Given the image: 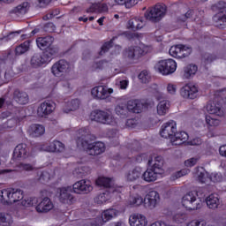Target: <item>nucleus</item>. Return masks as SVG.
Returning <instances> with one entry per match:
<instances>
[{
	"mask_svg": "<svg viewBox=\"0 0 226 226\" xmlns=\"http://www.w3.org/2000/svg\"><path fill=\"white\" fill-rule=\"evenodd\" d=\"M72 190L74 193L87 194L93 192V185L89 180H79L72 185V186L58 188V199L62 204H73L74 198L73 195H72Z\"/></svg>",
	"mask_w": 226,
	"mask_h": 226,
	"instance_id": "obj_1",
	"label": "nucleus"
},
{
	"mask_svg": "<svg viewBox=\"0 0 226 226\" xmlns=\"http://www.w3.org/2000/svg\"><path fill=\"white\" fill-rule=\"evenodd\" d=\"M95 183L97 186H100L101 188H106L105 192H102L94 198V202L96 204H105V202L110 199V193L117 192V189H116L114 186L112 179L109 177H100Z\"/></svg>",
	"mask_w": 226,
	"mask_h": 226,
	"instance_id": "obj_2",
	"label": "nucleus"
},
{
	"mask_svg": "<svg viewBox=\"0 0 226 226\" xmlns=\"http://www.w3.org/2000/svg\"><path fill=\"white\" fill-rule=\"evenodd\" d=\"M167 15V5L165 4H156L155 5L148 8L145 12V18L150 22H160L163 17Z\"/></svg>",
	"mask_w": 226,
	"mask_h": 226,
	"instance_id": "obj_3",
	"label": "nucleus"
},
{
	"mask_svg": "<svg viewBox=\"0 0 226 226\" xmlns=\"http://www.w3.org/2000/svg\"><path fill=\"white\" fill-rule=\"evenodd\" d=\"M0 200L2 204L10 206L24 199V192L20 189H11L0 191Z\"/></svg>",
	"mask_w": 226,
	"mask_h": 226,
	"instance_id": "obj_4",
	"label": "nucleus"
},
{
	"mask_svg": "<svg viewBox=\"0 0 226 226\" xmlns=\"http://www.w3.org/2000/svg\"><path fill=\"white\" fill-rule=\"evenodd\" d=\"M149 52V47L144 44L131 46L124 50V57L129 61H139Z\"/></svg>",
	"mask_w": 226,
	"mask_h": 226,
	"instance_id": "obj_5",
	"label": "nucleus"
},
{
	"mask_svg": "<svg viewBox=\"0 0 226 226\" xmlns=\"http://www.w3.org/2000/svg\"><path fill=\"white\" fill-rule=\"evenodd\" d=\"M182 205L185 209H189V211L200 209L202 206L200 200L197 198V192L195 191L189 192L183 197Z\"/></svg>",
	"mask_w": 226,
	"mask_h": 226,
	"instance_id": "obj_6",
	"label": "nucleus"
},
{
	"mask_svg": "<svg viewBox=\"0 0 226 226\" xmlns=\"http://www.w3.org/2000/svg\"><path fill=\"white\" fill-rule=\"evenodd\" d=\"M177 68V64L173 59L159 61L154 66L155 71L162 75H170L176 72Z\"/></svg>",
	"mask_w": 226,
	"mask_h": 226,
	"instance_id": "obj_7",
	"label": "nucleus"
},
{
	"mask_svg": "<svg viewBox=\"0 0 226 226\" xmlns=\"http://www.w3.org/2000/svg\"><path fill=\"white\" fill-rule=\"evenodd\" d=\"M90 119L91 121H95L96 123H102V124H112L114 123L112 115L107 111L98 109L91 112Z\"/></svg>",
	"mask_w": 226,
	"mask_h": 226,
	"instance_id": "obj_8",
	"label": "nucleus"
},
{
	"mask_svg": "<svg viewBox=\"0 0 226 226\" xmlns=\"http://www.w3.org/2000/svg\"><path fill=\"white\" fill-rule=\"evenodd\" d=\"M96 140V136L91 133V131L87 127H83L79 131L78 146L84 147L87 146L89 142Z\"/></svg>",
	"mask_w": 226,
	"mask_h": 226,
	"instance_id": "obj_9",
	"label": "nucleus"
},
{
	"mask_svg": "<svg viewBox=\"0 0 226 226\" xmlns=\"http://www.w3.org/2000/svg\"><path fill=\"white\" fill-rule=\"evenodd\" d=\"M83 149L90 154V156H98L105 153V143L102 141H97L91 143L89 142L87 146H85Z\"/></svg>",
	"mask_w": 226,
	"mask_h": 226,
	"instance_id": "obj_10",
	"label": "nucleus"
},
{
	"mask_svg": "<svg viewBox=\"0 0 226 226\" xmlns=\"http://www.w3.org/2000/svg\"><path fill=\"white\" fill-rule=\"evenodd\" d=\"M170 55L173 57H177L178 59H183V57H188L192 54V48L186 47L183 44H178L177 46H172L170 49Z\"/></svg>",
	"mask_w": 226,
	"mask_h": 226,
	"instance_id": "obj_11",
	"label": "nucleus"
},
{
	"mask_svg": "<svg viewBox=\"0 0 226 226\" xmlns=\"http://www.w3.org/2000/svg\"><path fill=\"white\" fill-rule=\"evenodd\" d=\"M68 70H70V63L64 59L57 61L51 67V72L55 77H61V75L68 73Z\"/></svg>",
	"mask_w": 226,
	"mask_h": 226,
	"instance_id": "obj_12",
	"label": "nucleus"
},
{
	"mask_svg": "<svg viewBox=\"0 0 226 226\" xmlns=\"http://www.w3.org/2000/svg\"><path fill=\"white\" fill-rule=\"evenodd\" d=\"M56 110V102L53 101H45L37 109V114L40 117H46L50 116Z\"/></svg>",
	"mask_w": 226,
	"mask_h": 226,
	"instance_id": "obj_13",
	"label": "nucleus"
},
{
	"mask_svg": "<svg viewBox=\"0 0 226 226\" xmlns=\"http://www.w3.org/2000/svg\"><path fill=\"white\" fill-rule=\"evenodd\" d=\"M176 132H177L176 122L170 121L164 124L162 126L160 135L163 139H170L171 141L172 139H174V134L176 133Z\"/></svg>",
	"mask_w": 226,
	"mask_h": 226,
	"instance_id": "obj_14",
	"label": "nucleus"
},
{
	"mask_svg": "<svg viewBox=\"0 0 226 226\" xmlns=\"http://www.w3.org/2000/svg\"><path fill=\"white\" fill-rule=\"evenodd\" d=\"M112 93H114L112 88H108L104 86L95 87L91 91L92 96L97 100H105L109 98V94H112Z\"/></svg>",
	"mask_w": 226,
	"mask_h": 226,
	"instance_id": "obj_15",
	"label": "nucleus"
},
{
	"mask_svg": "<svg viewBox=\"0 0 226 226\" xmlns=\"http://www.w3.org/2000/svg\"><path fill=\"white\" fill-rule=\"evenodd\" d=\"M103 0H88L89 4H92L88 9H87V13H103L107 11L109 8L105 4H100Z\"/></svg>",
	"mask_w": 226,
	"mask_h": 226,
	"instance_id": "obj_16",
	"label": "nucleus"
},
{
	"mask_svg": "<svg viewBox=\"0 0 226 226\" xmlns=\"http://www.w3.org/2000/svg\"><path fill=\"white\" fill-rule=\"evenodd\" d=\"M159 200L160 194H158L156 191H151L146 195L144 199V204L147 206V207H149V209H154Z\"/></svg>",
	"mask_w": 226,
	"mask_h": 226,
	"instance_id": "obj_17",
	"label": "nucleus"
},
{
	"mask_svg": "<svg viewBox=\"0 0 226 226\" xmlns=\"http://www.w3.org/2000/svg\"><path fill=\"white\" fill-rule=\"evenodd\" d=\"M199 89L194 85H185L180 90V94L183 98H188L189 100H195Z\"/></svg>",
	"mask_w": 226,
	"mask_h": 226,
	"instance_id": "obj_18",
	"label": "nucleus"
},
{
	"mask_svg": "<svg viewBox=\"0 0 226 226\" xmlns=\"http://www.w3.org/2000/svg\"><path fill=\"white\" fill-rule=\"evenodd\" d=\"M12 99L19 105H26L29 102V95L24 90L16 88L13 92Z\"/></svg>",
	"mask_w": 226,
	"mask_h": 226,
	"instance_id": "obj_19",
	"label": "nucleus"
},
{
	"mask_svg": "<svg viewBox=\"0 0 226 226\" xmlns=\"http://www.w3.org/2000/svg\"><path fill=\"white\" fill-rule=\"evenodd\" d=\"M49 63L45 57L44 53H34L30 59V66L32 68H40L43 64Z\"/></svg>",
	"mask_w": 226,
	"mask_h": 226,
	"instance_id": "obj_20",
	"label": "nucleus"
},
{
	"mask_svg": "<svg viewBox=\"0 0 226 226\" xmlns=\"http://www.w3.org/2000/svg\"><path fill=\"white\" fill-rule=\"evenodd\" d=\"M37 213H49L51 209H54V203L49 197H45L35 207Z\"/></svg>",
	"mask_w": 226,
	"mask_h": 226,
	"instance_id": "obj_21",
	"label": "nucleus"
},
{
	"mask_svg": "<svg viewBox=\"0 0 226 226\" xmlns=\"http://www.w3.org/2000/svg\"><path fill=\"white\" fill-rule=\"evenodd\" d=\"M26 154H29V148L27 145L21 143L15 147L12 158L17 161L20 160V158H26Z\"/></svg>",
	"mask_w": 226,
	"mask_h": 226,
	"instance_id": "obj_22",
	"label": "nucleus"
},
{
	"mask_svg": "<svg viewBox=\"0 0 226 226\" xmlns=\"http://www.w3.org/2000/svg\"><path fill=\"white\" fill-rule=\"evenodd\" d=\"M29 8H31V4L28 2H23L18 6L11 9L9 13L17 15V17H20V15H26L27 11H29Z\"/></svg>",
	"mask_w": 226,
	"mask_h": 226,
	"instance_id": "obj_23",
	"label": "nucleus"
},
{
	"mask_svg": "<svg viewBox=\"0 0 226 226\" xmlns=\"http://www.w3.org/2000/svg\"><path fill=\"white\" fill-rule=\"evenodd\" d=\"M207 111L208 114H214L215 116H218L222 117L223 116V109H222V105L215 102H209L207 104Z\"/></svg>",
	"mask_w": 226,
	"mask_h": 226,
	"instance_id": "obj_24",
	"label": "nucleus"
},
{
	"mask_svg": "<svg viewBox=\"0 0 226 226\" xmlns=\"http://www.w3.org/2000/svg\"><path fill=\"white\" fill-rule=\"evenodd\" d=\"M188 140V133L185 132H178L176 131L173 134V138L171 139V144L173 146H181V144H185Z\"/></svg>",
	"mask_w": 226,
	"mask_h": 226,
	"instance_id": "obj_25",
	"label": "nucleus"
},
{
	"mask_svg": "<svg viewBox=\"0 0 226 226\" xmlns=\"http://www.w3.org/2000/svg\"><path fill=\"white\" fill-rule=\"evenodd\" d=\"M158 176H162V173L156 171L153 168H148L144 174L142 175V178L147 183H153V181H156L158 179Z\"/></svg>",
	"mask_w": 226,
	"mask_h": 226,
	"instance_id": "obj_26",
	"label": "nucleus"
},
{
	"mask_svg": "<svg viewBox=\"0 0 226 226\" xmlns=\"http://www.w3.org/2000/svg\"><path fill=\"white\" fill-rule=\"evenodd\" d=\"M37 47L41 50H45V49H49L52 43H54V37L46 36V37H38L36 39Z\"/></svg>",
	"mask_w": 226,
	"mask_h": 226,
	"instance_id": "obj_27",
	"label": "nucleus"
},
{
	"mask_svg": "<svg viewBox=\"0 0 226 226\" xmlns=\"http://www.w3.org/2000/svg\"><path fill=\"white\" fill-rule=\"evenodd\" d=\"M127 107L129 109V112H133L134 114H140L144 109V103H142L139 100L129 101L127 102Z\"/></svg>",
	"mask_w": 226,
	"mask_h": 226,
	"instance_id": "obj_28",
	"label": "nucleus"
},
{
	"mask_svg": "<svg viewBox=\"0 0 226 226\" xmlns=\"http://www.w3.org/2000/svg\"><path fill=\"white\" fill-rule=\"evenodd\" d=\"M148 165L151 169H154V170H156V172H159L160 174H163V157L162 156L155 157L154 163H153V160H149Z\"/></svg>",
	"mask_w": 226,
	"mask_h": 226,
	"instance_id": "obj_29",
	"label": "nucleus"
},
{
	"mask_svg": "<svg viewBox=\"0 0 226 226\" xmlns=\"http://www.w3.org/2000/svg\"><path fill=\"white\" fill-rule=\"evenodd\" d=\"M46 151L49 153H63L64 151V144L59 140H55L46 147Z\"/></svg>",
	"mask_w": 226,
	"mask_h": 226,
	"instance_id": "obj_30",
	"label": "nucleus"
},
{
	"mask_svg": "<svg viewBox=\"0 0 226 226\" xmlns=\"http://www.w3.org/2000/svg\"><path fill=\"white\" fill-rule=\"evenodd\" d=\"M129 223L131 226H146L147 225V221H146V216L142 215H134L129 218Z\"/></svg>",
	"mask_w": 226,
	"mask_h": 226,
	"instance_id": "obj_31",
	"label": "nucleus"
},
{
	"mask_svg": "<svg viewBox=\"0 0 226 226\" xmlns=\"http://www.w3.org/2000/svg\"><path fill=\"white\" fill-rule=\"evenodd\" d=\"M117 215H119V211L114 208L104 210L101 215L102 223H107V222H109V220H112V218H116Z\"/></svg>",
	"mask_w": 226,
	"mask_h": 226,
	"instance_id": "obj_32",
	"label": "nucleus"
},
{
	"mask_svg": "<svg viewBox=\"0 0 226 226\" xmlns=\"http://www.w3.org/2000/svg\"><path fill=\"white\" fill-rule=\"evenodd\" d=\"M213 21L215 27L219 29H225L226 27V15L217 13L213 17Z\"/></svg>",
	"mask_w": 226,
	"mask_h": 226,
	"instance_id": "obj_33",
	"label": "nucleus"
},
{
	"mask_svg": "<svg viewBox=\"0 0 226 226\" xmlns=\"http://www.w3.org/2000/svg\"><path fill=\"white\" fill-rule=\"evenodd\" d=\"M43 54L44 57L47 59V62L50 63V61L54 59L57 54H59V48L50 45L49 48H47Z\"/></svg>",
	"mask_w": 226,
	"mask_h": 226,
	"instance_id": "obj_34",
	"label": "nucleus"
},
{
	"mask_svg": "<svg viewBox=\"0 0 226 226\" xmlns=\"http://www.w3.org/2000/svg\"><path fill=\"white\" fill-rule=\"evenodd\" d=\"M206 202L207 206L210 209H216V207L220 206V200L216 194H210L208 197H207Z\"/></svg>",
	"mask_w": 226,
	"mask_h": 226,
	"instance_id": "obj_35",
	"label": "nucleus"
},
{
	"mask_svg": "<svg viewBox=\"0 0 226 226\" xmlns=\"http://www.w3.org/2000/svg\"><path fill=\"white\" fill-rule=\"evenodd\" d=\"M140 176H142V169L136 167L127 173L126 178L127 181H137Z\"/></svg>",
	"mask_w": 226,
	"mask_h": 226,
	"instance_id": "obj_36",
	"label": "nucleus"
},
{
	"mask_svg": "<svg viewBox=\"0 0 226 226\" xmlns=\"http://www.w3.org/2000/svg\"><path fill=\"white\" fill-rule=\"evenodd\" d=\"M170 109V102L169 101H161L157 105V114L158 116H165Z\"/></svg>",
	"mask_w": 226,
	"mask_h": 226,
	"instance_id": "obj_37",
	"label": "nucleus"
},
{
	"mask_svg": "<svg viewBox=\"0 0 226 226\" xmlns=\"http://www.w3.org/2000/svg\"><path fill=\"white\" fill-rule=\"evenodd\" d=\"M45 133V127L40 124H33L30 126V135L33 137H41Z\"/></svg>",
	"mask_w": 226,
	"mask_h": 226,
	"instance_id": "obj_38",
	"label": "nucleus"
},
{
	"mask_svg": "<svg viewBox=\"0 0 226 226\" xmlns=\"http://www.w3.org/2000/svg\"><path fill=\"white\" fill-rule=\"evenodd\" d=\"M115 110L116 114H117V116H120V117H128V114L130 112L128 104H118L116 107Z\"/></svg>",
	"mask_w": 226,
	"mask_h": 226,
	"instance_id": "obj_39",
	"label": "nucleus"
},
{
	"mask_svg": "<svg viewBox=\"0 0 226 226\" xmlns=\"http://www.w3.org/2000/svg\"><path fill=\"white\" fill-rule=\"evenodd\" d=\"M31 42L29 41H26L25 42L21 43L19 46L16 47L15 54L16 56H22V54H26L29 50V47Z\"/></svg>",
	"mask_w": 226,
	"mask_h": 226,
	"instance_id": "obj_40",
	"label": "nucleus"
},
{
	"mask_svg": "<svg viewBox=\"0 0 226 226\" xmlns=\"http://www.w3.org/2000/svg\"><path fill=\"white\" fill-rule=\"evenodd\" d=\"M197 70L199 68L196 64H189L184 69V77L185 79H190L192 75H195L197 73Z\"/></svg>",
	"mask_w": 226,
	"mask_h": 226,
	"instance_id": "obj_41",
	"label": "nucleus"
},
{
	"mask_svg": "<svg viewBox=\"0 0 226 226\" xmlns=\"http://www.w3.org/2000/svg\"><path fill=\"white\" fill-rule=\"evenodd\" d=\"M13 217L8 213H0V225H11Z\"/></svg>",
	"mask_w": 226,
	"mask_h": 226,
	"instance_id": "obj_42",
	"label": "nucleus"
},
{
	"mask_svg": "<svg viewBox=\"0 0 226 226\" xmlns=\"http://www.w3.org/2000/svg\"><path fill=\"white\" fill-rule=\"evenodd\" d=\"M129 26L131 27V29H142V27H144V24L142 19H133L129 20Z\"/></svg>",
	"mask_w": 226,
	"mask_h": 226,
	"instance_id": "obj_43",
	"label": "nucleus"
},
{
	"mask_svg": "<svg viewBox=\"0 0 226 226\" xmlns=\"http://www.w3.org/2000/svg\"><path fill=\"white\" fill-rule=\"evenodd\" d=\"M37 203L38 199L36 198H28L26 200L25 199L20 202L21 206L24 207H31V206H36Z\"/></svg>",
	"mask_w": 226,
	"mask_h": 226,
	"instance_id": "obj_44",
	"label": "nucleus"
},
{
	"mask_svg": "<svg viewBox=\"0 0 226 226\" xmlns=\"http://www.w3.org/2000/svg\"><path fill=\"white\" fill-rule=\"evenodd\" d=\"M87 168L86 167H79V168H77L74 171H73V176L74 177H78L80 178V177H84L85 176L87 175Z\"/></svg>",
	"mask_w": 226,
	"mask_h": 226,
	"instance_id": "obj_45",
	"label": "nucleus"
},
{
	"mask_svg": "<svg viewBox=\"0 0 226 226\" xmlns=\"http://www.w3.org/2000/svg\"><path fill=\"white\" fill-rule=\"evenodd\" d=\"M129 202L131 204V206H133L134 207H137L138 206H140V204H142V202H144V199H142V197L136 195V196H132L129 199Z\"/></svg>",
	"mask_w": 226,
	"mask_h": 226,
	"instance_id": "obj_46",
	"label": "nucleus"
},
{
	"mask_svg": "<svg viewBox=\"0 0 226 226\" xmlns=\"http://www.w3.org/2000/svg\"><path fill=\"white\" fill-rule=\"evenodd\" d=\"M198 181L200 183H207V172L201 168V171H198V177H197Z\"/></svg>",
	"mask_w": 226,
	"mask_h": 226,
	"instance_id": "obj_47",
	"label": "nucleus"
},
{
	"mask_svg": "<svg viewBox=\"0 0 226 226\" xmlns=\"http://www.w3.org/2000/svg\"><path fill=\"white\" fill-rule=\"evenodd\" d=\"M113 43L114 42L112 41V40L108 42H105L101 48V51L99 52L100 56H103V54H105L106 52H109V50L112 49Z\"/></svg>",
	"mask_w": 226,
	"mask_h": 226,
	"instance_id": "obj_48",
	"label": "nucleus"
},
{
	"mask_svg": "<svg viewBox=\"0 0 226 226\" xmlns=\"http://www.w3.org/2000/svg\"><path fill=\"white\" fill-rule=\"evenodd\" d=\"M117 4H124L125 8H132L137 4L135 0H115Z\"/></svg>",
	"mask_w": 226,
	"mask_h": 226,
	"instance_id": "obj_49",
	"label": "nucleus"
},
{
	"mask_svg": "<svg viewBox=\"0 0 226 226\" xmlns=\"http://www.w3.org/2000/svg\"><path fill=\"white\" fill-rule=\"evenodd\" d=\"M22 33V30L15 31V32H11L7 36H4L3 38H0V41L3 40H5V41H10V40H15L19 34Z\"/></svg>",
	"mask_w": 226,
	"mask_h": 226,
	"instance_id": "obj_50",
	"label": "nucleus"
},
{
	"mask_svg": "<svg viewBox=\"0 0 226 226\" xmlns=\"http://www.w3.org/2000/svg\"><path fill=\"white\" fill-rule=\"evenodd\" d=\"M50 180V173L48 171H41L39 173V181L41 183H48Z\"/></svg>",
	"mask_w": 226,
	"mask_h": 226,
	"instance_id": "obj_51",
	"label": "nucleus"
},
{
	"mask_svg": "<svg viewBox=\"0 0 226 226\" xmlns=\"http://www.w3.org/2000/svg\"><path fill=\"white\" fill-rule=\"evenodd\" d=\"M138 78L139 79V80H141V82L143 84H147V82H149V79H150L149 73L147 72V71H142L139 74Z\"/></svg>",
	"mask_w": 226,
	"mask_h": 226,
	"instance_id": "obj_52",
	"label": "nucleus"
},
{
	"mask_svg": "<svg viewBox=\"0 0 226 226\" xmlns=\"http://www.w3.org/2000/svg\"><path fill=\"white\" fill-rule=\"evenodd\" d=\"M206 122L208 126H220V120L211 117H206Z\"/></svg>",
	"mask_w": 226,
	"mask_h": 226,
	"instance_id": "obj_53",
	"label": "nucleus"
},
{
	"mask_svg": "<svg viewBox=\"0 0 226 226\" xmlns=\"http://www.w3.org/2000/svg\"><path fill=\"white\" fill-rule=\"evenodd\" d=\"M80 107V101L79 99H73L69 102V110H77Z\"/></svg>",
	"mask_w": 226,
	"mask_h": 226,
	"instance_id": "obj_54",
	"label": "nucleus"
},
{
	"mask_svg": "<svg viewBox=\"0 0 226 226\" xmlns=\"http://www.w3.org/2000/svg\"><path fill=\"white\" fill-rule=\"evenodd\" d=\"M43 31L45 33H54V31H56V25L52 22L46 23L43 26Z\"/></svg>",
	"mask_w": 226,
	"mask_h": 226,
	"instance_id": "obj_55",
	"label": "nucleus"
},
{
	"mask_svg": "<svg viewBox=\"0 0 226 226\" xmlns=\"http://www.w3.org/2000/svg\"><path fill=\"white\" fill-rule=\"evenodd\" d=\"M62 93H70V82L68 80H63L60 82Z\"/></svg>",
	"mask_w": 226,
	"mask_h": 226,
	"instance_id": "obj_56",
	"label": "nucleus"
},
{
	"mask_svg": "<svg viewBox=\"0 0 226 226\" xmlns=\"http://www.w3.org/2000/svg\"><path fill=\"white\" fill-rule=\"evenodd\" d=\"M206 63H213L216 59V56L213 54L207 53L203 56Z\"/></svg>",
	"mask_w": 226,
	"mask_h": 226,
	"instance_id": "obj_57",
	"label": "nucleus"
},
{
	"mask_svg": "<svg viewBox=\"0 0 226 226\" xmlns=\"http://www.w3.org/2000/svg\"><path fill=\"white\" fill-rule=\"evenodd\" d=\"M217 9L219 10V13H223L224 11H226V3L224 1H220L218 2L217 5H216Z\"/></svg>",
	"mask_w": 226,
	"mask_h": 226,
	"instance_id": "obj_58",
	"label": "nucleus"
},
{
	"mask_svg": "<svg viewBox=\"0 0 226 226\" xmlns=\"http://www.w3.org/2000/svg\"><path fill=\"white\" fill-rule=\"evenodd\" d=\"M199 162V159L192 157L187 161L185 162V167H193Z\"/></svg>",
	"mask_w": 226,
	"mask_h": 226,
	"instance_id": "obj_59",
	"label": "nucleus"
},
{
	"mask_svg": "<svg viewBox=\"0 0 226 226\" xmlns=\"http://www.w3.org/2000/svg\"><path fill=\"white\" fill-rule=\"evenodd\" d=\"M173 220L177 223H183V222H185V215H183V214H177V215H174Z\"/></svg>",
	"mask_w": 226,
	"mask_h": 226,
	"instance_id": "obj_60",
	"label": "nucleus"
},
{
	"mask_svg": "<svg viewBox=\"0 0 226 226\" xmlns=\"http://www.w3.org/2000/svg\"><path fill=\"white\" fill-rule=\"evenodd\" d=\"M39 8H45L48 4H50L52 0H36Z\"/></svg>",
	"mask_w": 226,
	"mask_h": 226,
	"instance_id": "obj_61",
	"label": "nucleus"
},
{
	"mask_svg": "<svg viewBox=\"0 0 226 226\" xmlns=\"http://www.w3.org/2000/svg\"><path fill=\"white\" fill-rule=\"evenodd\" d=\"M214 183H220L222 181V174L221 173H214L211 177Z\"/></svg>",
	"mask_w": 226,
	"mask_h": 226,
	"instance_id": "obj_62",
	"label": "nucleus"
},
{
	"mask_svg": "<svg viewBox=\"0 0 226 226\" xmlns=\"http://www.w3.org/2000/svg\"><path fill=\"white\" fill-rule=\"evenodd\" d=\"M127 128H135L137 126V120L135 119H128L125 123Z\"/></svg>",
	"mask_w": 226,
	"mask_h": 226,
	"instance_id": "obj_63",
	"label": "nucleus"
},
{
	"mask_svg": "<svg viewBox=\"0 0 226 226\" xmlns=\"http://www.w3.org/2000/svg\"><path fill=\"white\" fill-rule=\"evenodd\" d=\"M20 169H23V170H26L27 172L33 170L34 168L31 164L27 163H20L19 164Z\"/></svg>",
	"mask_w": 226,
	"mask_h": 226,
	"instance_id": "obj_64",
	"label": "nucleus"
}]
</instances>
